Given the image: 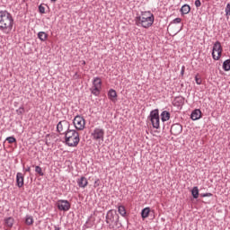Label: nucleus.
Here are the masks:
<instances>
[{"instance_id": "nucleus-1", "label": "nucleus", "mask_w": 230, "mask_h": 230, "mask_svg": "<svg viewBox=\"0 0 230 230\" xmlns=\"http://www.w3.org/2000/svg\"><path fill=\"white\" fill-rule=\"evenodd\" d=\"M15 21L13 20V15L10 13L7 10L0 11V31L5 35L12 33L13 30V24Z\"/></svg>"}, {"instance_id": "nucleus-2", "label": "nucleus", "mask_w": 230, "mask_h": 230, "mask_svg": "<svg viewBox=\"0 0 230 230\" xmlns=\"http://www.w3.org/2000/svg\"><path fill=\"white\" fill-rule=\"evenodd\" d=\"M154 21H155V17L150 11H142L140 14H137L135 17L136 26H141L146 30H148L154 24Z\"/></svg>"}, {"instance_id": "nucleus-3", "label": "nucleus", "mask_w": 230, "mask_h": 230, "mask_svg": "<svg viewBox=\"0 0 230 230\" xmlns=\"http://www.w3.org/2000/svg\"><path fill=\"white\" fill-rule=\"evenodd\" d=\"M65 136V144L67 146H78V143H80V134L75 129H68L64 133Z\"/></svg>"}, {"instance_id": "nucleus-4", "label": "nucleus", "mask_w": 230, "mask_h": 230, "mask_svg": "<svg viewBox=\"0 0 230 230\" xmlns=\"http://www.w3.org/2000/svg\"><path fill=\"white\" fill-rule=\"evenodd\" d=\"M148 119H150L153 128L159 129L161 128L160 126V118H159V110L155 109L150 111L148 116Z\"/></svg>"}, {"instance_id": "nucleus-5", "label": "nucleus", "mask_w": 230, "mask_h": 230, "mask_svg": "<svg viewBox=\"0 0 230 230\" xmlns=\"http://www.w3.org/2000/svg\"><path fill=\"white\" fill-rule=\"evenodd\" d=\"M90 91L93 96H100V93H102V78L93 77V86L90 88Z\"/></svg>"}, {"instance_id": "nucleus-6", "label": "nucleus", "mask_w": 230, "mask_h": 230, "mask_svg": "<svg viewBox=\"0 0 230 230\" xmlns=\"http://www.w3.org/2000/svg\"><path fill=\"white\" fill-rule=\"evenodd\" d=\"M222 51H224V49L222 48V43H220V41L218 40L216 41L212 49L213 60H220V58L222 57Z\"/></svg>"}, {"instance_id": "nucleus-7", "label": "nucleus", "mask_w": 230, "mask_h": 230, "mask_svg": "<svg viewBox=\"0 0 230 230\" xmlns=\"http://www.w3.org/2000/svg\"><path fill=\"white\" fill-rule=\"evenodd\" d=\"M92 137L94 139V141L103 142L105 137V130L103 128H95L92 133Z\"/></svg>"}, {"instance_id": "nucleus-8", "label": "nucleus", "mask_w": 230, "mask_h": 230, "mask_svg": "<svg viewBox=\"0 0 230 230\" xmlns=\"http://www.w3.org/2000/svg\"><path fill=\"white\" fill-rule=\"evenodd\" d=\"M73 124L76 130H84L85 128V119L84 117L77 115L73 120Z\"/></svg>"}, {"instance_id": "nucleus-9", "label": "nucleus", "mask_w": 230, "mask_h": 230, "mask_svg": "<svg viewBox=\"0 0 230 230\" xmlns=\"http://www.w3.org/2000/svg\"><path fill=\"white\" fill-rule=\"evenodd\" d=\"M57 208L59 211H69L71 209V203L67 199H58Z\"/></svg>"}, {"instance_id": "nucleus-10", "label": "nucleus", "mask_w": 230, "mask_h": 230, "mask_svg": "<svg viewBox=\"0 0 230 230\" xmlns=\"http://www.w3.org/2000/svg\"><path fill=\"white\" fill-rule=\"evenodd\" d=\"M71 124H69V121L67 120H61L57 125V132H64V128L66 130H70Z\"/></svg>"}, {"instance_id": "nucleus-11", "label": "nucleus", "mask_w": 230, "mask_h": 230, "mask_svg": "<svg viewBox=\"0 0 230 230\" xmlns=\"http://www.w3.org/2000/svg\"><path fill=\"white\" fill-rule=\"evenodd\" d=\"M116 217H119L118 214L114 213L112 210H109L106 214V224H114Z\"/></svg>"}, {"instance_id": "nucleus-12", "label": "nucleus", "mask_w": 230, "mask_h": 230, "mask_svg": "<svg viewBox=\"0 0 230 230\" xmlns=\"http://www.w3.org/2000/svg\"><path fill=\"white\" fill-rule=\"evenodd\" d=\"M182 132V125L179 123L172 124L171 127V134L172 136H179Z\"/></svg>"}, {"instance_id": "nucleus-13", "label": "nucleus", "mask_w": 230, "mask_h": 230, "mask_svg": "<svg viewBox=\"0 0 230 230\" xmlns=\"http://www.w3.org/2000/svg\"><path fill=\"white\" fill-rule=\"evenodd\" d=\"M184 97L178 96L175 97L172 101L173 107H177L178 109H182V105H184Z\"/></svg>"}, {"instance_id": "nucleus-14", "label": "nucleus", "mask_w": 230, "mask_h": 230, "mask_svg": "<svg viewBox=\"0 0 230 230\" xmlns=\"http://www.w3.org/2000/svg\"><path fill=\"white\" fill-rule=\"evenodd\" d=\"M108 98L111 102L113 103H116L118 102V93L114 89H110L108 92Z\"/></svg>"}, {"instance_id": "nucleus-15", "label": "nucleus", "mask_w": 230, "mask_h": 230, "mask_svg": "<svg viewBox=\"0 0 230 230\" xmlns=\"http://www.w3.org/2000/svg\"><path fill=\"white\" fill-rule=\"evenodd\" d=\"M16 186L22 188L24 186V174L22 172L16 173Z\"/></svg>"}, {"instance_id": "nucleus-16", "label": "nucleus", "mask_w": 230, "mask_h": 230, "mask_svg": "<svg viewBox=\"0 0 230 230\" xmlns=\"http://www.w3.org/2000/svg\"><path fill=\"white\" fill-rule=\"evenodd\" d=\"M200 118H202V111L199 109L194 110L190 114L192 121H197V119H200Z\"/></svg>"}, {"instance_id": "nucleus-17", "label": "nucleus", "mask_w": 230, "mask_h": 230, "mask_svg": "<svg viewBox=\"0 0 230 230\" xmlns=\"http://www.w3.org/2000/svg\"><path fill=\"white\" fill-rule=\"evenodd\" d=\"M87 184H89V181L85 176H82L81 178L77 179V185L79 188H85Z\"/></svg>"}, {"instance_id": "nucleus-18", "label": "nucleus", "mask_w": 230, "mask_h": 230, "mask_svg": "<svg viewBox=\"0 0 230 230\" xmlns=\"http://www.w3.org/2000/svg\"><path fill=\"white\" fill-rule=\"evenodd\" d=\"M5 227H13V224H15V219L13 217H5L4 219Z\"/></svg>"}, {"instance_id": "nucleus-19", "label": "nucleus", "mask_w": 230, "mask_h": 230, "mask_svg": "<svg viewBox=\"0 0 230 230\" xmlns=\"http://www.w3.org/2000/svg\"><path fill=\"white\" fill-rule=\"evenodd\" d=\"M180 12L181 15H188V13L191 12V7L190 6V4H185L181 6V8L180 9Z\"/></svg>"}, {"instance_id": "nucleus-20", "label": "nucleus", "mask_w": 230, "mask_h": 230, "mask_svg": "<svg viewBox=\"0 0 230 230\" xmlns=\"http://www.w3.org/2000/svg\"><path fill=\"white\" fill-rule=\"evenodd\" d=\"M91 218H93V216L88 217L85 224L83 226V230L91 229V227L94 226V220L91 221Z\"/></svg>"}, {"instance_id": "nucleus-21", "label": "nucleus", "mask_w": 230, "mask_h": 230, "mask_svg": "<svg viewBox=\"0 0 230 230\" xmlns=\"http://www.w3.org/2000/svg\"><path fill=\"white\" fill-rule=\"evenodd\" d=\"M160 116L163 123H164L165 121H168L170 119V111H164Z\"/></svg>"}, {"instance_id": "nucleus-22", "label": "nucleus", "mask_w": 230, "mask_h": 230, "mask_svg": "<svg viewBox=\"0 0 230 230\" xmlns=\"http://www.w3.org/2000/svg\"><path fill=\"white\" fill-rule=\"evenodd\" d=\"M38 39H40L41 42H46V40H48V33L44 31L38 32Z\"/></svg>"}, {"instance_id": "nucleus-23", "label": "nucleus", "mask_w": 230, "mask_h": 230, "mask_svg": "<svg viewBox=\"0 0 230 230\" xmlns=\"http://www.w3.org/2000/svg\"><path fill=\"white\" fill-rule=\"evenodd\" d=\"M149 215H150V208H145L142 209L141 217L143 218V220H145V218H148Z\"/></svg>"}, {"instance_id": "nucleus-24", "label": "nucleus", "mask_w": 230, "mask_h": 230, "mask_svg": "<svg viewBox=\"0 0 230 230\" xmlns=\"http://www.w3.org/2000/svg\"><path fill=\"white\" fill-rule=\"evenodd\" d=\"M33 222H34L33 216H31V215L25 216V225L26 226H33Z\"/></svg>"}, {"instance_id": "nucleus-25", "label": "nucleus", "mask_w": 230, "mask_h": 230, "mask_svg": "<svg viewBox=\"0 0 230 230\" xmlns=\"http://www.w3.org/2000/svg\"><path fill=\"white\" fill-rule=\"evenodd\" d=\"M118 212L121 217H127V209H125V206H119Z\"/></svg>"}, {"instance_id": "nucleus-26", "label": "nucleus", "mask_w": 230, "mask_h": 230, "mask_svg": "<svg viewBox=\"0 0 230 230\" xmlns=\"http://www.w3.org/2000/svg\"><path fill=\"white\" fill-rule=\"evenodd\" d=\"M191 195L193 199H199V187L195 186L191 190Z\"/></svg>"}, {"instance_id": "nucleus-27", "label": "nucleus", "mask_w": 230, "mask_h": 230, "mask_svg": "<svg viewBox=\"0 0 230 230\" xmlns=\"http://www.w3.org/2000/svg\"><path fill=\"white\" fill-rule=\"evenodd\" d=\"M224 71H230V59H226L223 62Z\"/></svg>"}, {"instance_id": "nucleus-28", "label": "nucleus", "mask_w": 230, "mask_h": 230, "mask_svg": "<svg viewBox=\"0 0 230 230\" xmlns=\"http://www.w3.org/2000/svg\"><path fill=\"white\" fill-rule=\"evenodd\" d=\"M35 172L38 173V175H40V177H44V172H42V167L36 165Z\"/></svg>"}, {"instance_id": "nucleus-29", "label": "nucleus", "mask_w": 230, "mask_h": 230, "mask_svg": "<svg viewBox=\"0 0 230 230\" xmlns=\"http://www.w3.org/2000/svg\"><path fill=\"white\" fill-rule=\"evenodd\" d=\"M5 141H7V143H9V145H12V143H17V138H15V137H13V136L7 137Z\"/></svg>"}, {"instance_id": "nucleus-30", "label": "nucleus", "mask_w": 230, "mask_h": 230, "mask_svg": "<svg viewBox=\"0 0 230 230\" xmlns=\"http://www.w3.org/2000/svg\"><path fill=\"white\" fill-rule=\"evenodd\" d=\"M113 223L115 224L116 226H118V229L121 227V223H119V216L116 217L115 221Z\"/></svg>"}, {"instance_id": "nucleus-31", "label": "nucleus", "mask_w": 230, "mask_h": 230, "mask_svg": "<svg viewBox=\"0 0 230 230\" xmlns=\"http://www.w3.org/2000/svg\"><path fill=\"white\" fill-rule=\"evenodd\" d=\"M16 113L18 116H21V114H24V107L21 106L18 110H16Z\"/></svg>"}, {"instance_id": "nucleus-32", "label": "nucleus", "mask_w": 230, "mask_h": 230, "mask_svg": "<svg viewBox=\"0 0 230 230\" xmlns=\"http://www.w3.org/2000/svg\"><path fill=\"white\" fill-rule=\"evenodd\" d=\"M225 12H226V17H229V15H230V4H226V9H225Z\"/></svg>"}, {"instance_id": "nucleus-33", "label": "nucleus", "mask_w": 230, "mask_h": 230, "mask_svg": "<svg viewBox=\"0 0 230 230\" xmlns=\"http://www.w3.org/2000/svg\"><path fill=\"white\" fill-rule=\"evenodd\" d=\"M195 82L197 85H201L202 84V79L199 77L198 75L195 76Z\"/></svg>"}, {"instance_id": "nucleus-34", "label": "nucleus", "mask_w": 230, "mask_h": 230, "mask_svg": "<svg viewBox=\"0 0 230 230\" xmlns=\"http://www.w3.org/2000/svg\"><path fill=\"white\" fill-rule=\"evenodd\" d=\"M39 12L40 13H46V7H44L42 4L39 5Z\"/></svg>"}, {"instance_id": "nucleus-35", "label": "nucleus", "mask_w": 230, "mask_h": 230, "mask_svg": "<svg viewBox=\"0 0 230 230\" xmlns=\"http://www.w3.org/2000/svg\"><path fill=\"white\" fill-rule=\"evenodd\" d=\"M182 20L181 18H175L174 20H172V22H171V24H181V22Z\"/></svg>"}, {"instance_id": "nucleus-36", "label": "nucleus", "mask_w": 230, "mask_h": 230, "mask_svg": "<svg viewBox=\"0 0 230 230\" xmlns=\"http://www.w3.org/2000/svg\"><path fill=\"white\" fill-rule=\"evenodd\" d=\"M194 4L196 8H200V6H202V3L200 2V0H196Z\"/></svg>"}, {"instance_id": "nucleus-37", "label": "nucleus", "mask_w": 230, "mask_h": 230, "mask_svg": "<svg viewBox=\"0 0 230 230\" xmlns=\"http://www.w3.org/2000/svg\"><path fill=\"white\" fill-rule=\"evenodd\" d=\"M201 197H213V194L209 193V192H207V193L201 194Z\"/></svg>"}, {"instance_id": "nucleus-38", "label": "nucleus", "mask_w": 230, "mask_h": 230, "mask_svg": "<svg viewBox=\"0 0 230 230\" xmlns=\"http://www.w3.org/2000/svg\"><path fill=\"white\" fill-rule=\"evenodd\" d=\"M185 69H186V66H181V76H184V71H185Z\"/></svg>"}, {"instance_id": "nucleus-39", "label": "nucleus", "mask_w": 230, "mask_h": 230, "mask_svg": "<svg viewBox=\"0 0 230 230\" xmlns=\"http://www.w3.org/2000/svg\"><path fill=\"white\" fill-rule=\"evenodd\" d=\"M23 172H31V167H27L26 169L23 168Z\"/></svg>"}, {"instance_id": "nucleus-40", "label": "nucleus", "mask_w": 230, "mask_h": 230, "mask_svg": "<svg viewBox=\"0 0 230 230\" xmlns=\"http://www.w3.org/2000/svg\"><path fill=\"white\" fill-rule=\"evenodd\" d=\"M54 230H60L59 226H54Z\"/></svg>"}, {"instance_id": "nucleus-41", "label": "nucleus", "mask_w": 230, "mask_h": 230, "mask_svg": "<svg viewBox=\"0 0 230 230\" xmlns=\"http://www.w3.org/2000/svg\"><path fill=\"white\" fill-rule=\"evenodd\" d=\"M57 0H51L52 3H55Z\"/></svg>"}, {"instance_id": "nucleus-42", "label": "nucleus", "mask_w": 230, "mask_h": 230, "mask_svg": "<svg viewBox=\"0 0 230 230\" xmlns=\"http://www.w3.org/2000/svg\"><path fill=\"white\" fill-rule=\"evenodd\" d=\"M83 65L85 66V61H83Z\"/></svg>"}, {"instance_id": "nucleus-43", "label": "nucleus", "mask_w": 230, "mask_h": 230, "mask_svg": "<svg viewBox=\"0 0 230 230\" xmlns=\"http://www.w3.org/2000/svg\"><path fill=\"white\" fill-rule=\"evenodd\" d=\"M47 137H49V135H47Z\"/></svg>"}]
</instances>
